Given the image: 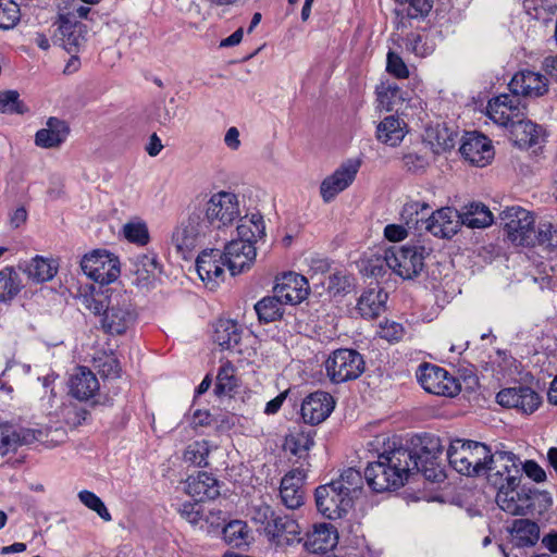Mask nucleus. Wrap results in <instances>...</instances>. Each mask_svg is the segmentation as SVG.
<instances>
[{
	"instance_id": "nucleus-13",
	"label": "nucleus",
	"mask_w": 557,
	"mask_h": 557,
	"mask_svg": "<svg viewBox=\"0 0 557 557\" xmlns=\"http://www.w3.org/2000/svg\"><path fill=\"white\" fill-rule=\"evenodd\" d=\"M81 269L88 278H119L121 261L107 249H94L82 257Z\"/></svg>"
},
{
	"instance_id": "nucleus-47",
	"label": "nucleus",
	"mask_w": 557,
	"mask_h": 557,
	"mask_svg": "<svg viewBox=\"0 0 557 557\" xmlns=\"http://www.w3.org/2000/svg\"><path fill=\"white\" fill-rule=\"evenodd\" d=\"M377 101L386 111H398L406 101V97L397 85L382 84L377 89Z\"/></svg>"
},
{
	"instance_id": "nucleus-7",
	"label": "nucleus",
	"mask_w": 557,
	"mask_h": 557,
	"mask_svg": "<svg viewBox=\"0 0 557 557\" xmlns=\"http://www.w3.org/2000/svg\"><path fill=\"white\" fill-rule=\"evenodd\" d=\"M52 40L69 53H77L86 44L87 26L74 13L59 14L51 25Z\"/></svg>"
},
{
	"instance_id": "nucleus-10",
	"label": "nucleus",
	"mask_w": 557,
	"mask_h": 557,
	"mask_svg": "<svg viewBox=\"0 0 557 557\" xmlns=\"http://www.w3.org/2000/svg\"><path fill=\"white\" fill-rule=\"evenodd\" d=\"M208 228L201 214L191 212L174 228L171 244L181 257L187 259L199 239L207 234Z\"/></svg>"
},
{
	"instance_id": "nucleus-33",
	"label": "nucleus",
	"mask_w": 557,
	"mask_h": 557,
	"mask_svg": "<svg viewBox=\"0 0 557 557\" xmlns=\"http://www.w3.org/2000/svg\"><path fill=\"white\" fill-rule=\"evenodd\" d=\"M315 432L305 426H295L285 437L284 449L299 459H306L314 445Z\"/></svg>"
},
{
	"instance_id": "nucleus-48",
	"label": "nucleus",
	"mask_w": 557,
	"mask_h": 557,
	"mask_svg": "<svg viewBox=\"0 0 557 557\" xmlns=\"http://www.w3.org/2000/svg\"><path fill=\"white\" fill-rule=\"evenodd\" d=\"M224 541L233 547H242L248 544L249 530L245 521L233 520L223 528Z\"/></svg>"
},
{
	"instance_id": "nucleus-44",
	"label": "nucleus",
	"mask_w": 557,
	"mask_h": 557,
	"mask_svg": "<svg viewBox=\"0 0 557 557\" xmlns=\"http://www.w3.org/2000/svg\"><path fill=\"white\" fill-rule=\"evenodd\" d=\"M123 237L134 245L144 247L150 242V234L147 223L140 218L128 220L121 230Z\"/></svg>"
},
{
	"instance_id": "nucleus-8",
	"label": "nucleus",
	"mask_w": 557,
	"mask_h": 557,
	"mask_svg": "<svg viewBox=\"0 0 557 557\" xmlns=\"http://www.w3.org/2000/svg\"><path fill=\"white\" fill-rule=\"evenodd\" d=\"M325 370L331 382L339 384L358 379L364 371V360L357 350L337 349L326 359Z\"/></svg>"
},
{
	"instance_id": "nucleus-34",
	"label": "nucleus",
	"mask_w": 557,
	"mask_h": 557,
	"mask_svg": "<svg viewBox=\"0 0 557 557\" xmlns=\"http://www.w3.org/2000/svg\"><path fill=\"white\" fill-rule=\"evenodd\" d=\"M60 268V259L53 256H35L20 264L23 274L29 278H54Z\"/></svg>"
},
{
	"instance_id": "nucleus-29",
	"label": "nucleus",
	"mask_w": 557,
	"mask_h": 557,
	"mask_svg": "<svg viewBox=\"0 0 557 557\" xmlns=\"http://www.w3.org/2000/svg\"><path fill=\"white\" fill-rule=\"evenodd\" d=\"M70 128L67 124L58 119L49 117L45 126L35 134V145L44 149L59 148L67 138Z\"/></svg>"
},
{
	"instance_id": "nucleus-36",
	"label": "nucleus",
	"mask_w": 557,
	"mask_h": 557,
	"mask_svg": "<svg viewBox=\"0 0 557 557\" xmlns=\"http://www.w3.org/2000/svg\"><path fill=\"white\" fill-rule=\"evenodd\" d=\"M407 133L405 121L394 115L386 116L376 126V139L389 147L398 146Z\"/></svg>"
},
{
	"instance_id": "nucleus-20",
	"label": "nucleus",
	"mask_w": 557,
	"mask_h": 557,
	"mask_svg": "<svg viewBox=\"0 0 557 557\" xmlns=\"http://www.w3.org/2000/svg\"><path fill=\"white\" fill-rule=\"evenodd\" d=\"M334 407L335 400L331 394L317 391L304 399L300 412L305 423L317 425L326 420Z\"/></svg>"
},
{
	"instance_id": "nucleus-55",
	"label": "nucleus",
	"mask_w": 557,
	"mask_h": 557,
	"mask_svg": "<svg viewBox=\"0 0 557 557\" xmlns=\"http://www.w3.org/2000/svg\"><path fill=\"white\" fill-rule=\"evenodd\" d=\"M26 443L12 426L0 424V456L14 451L20 445Z\"/></svg>"
},
{
	"instance_id": "nucleus-49",
	"label": "nucleus",
	"mask_w": 557,
	"mask_h": 557,
	"mask_svg": "<svg viewBox=\"0 0 557 557\" xmlns=\"http://www.w3.org/2000/svg\"><path fill=\"white\" fill-rule=\"evenodd\" d=\"M543 247L547 251L557 250V225L549 221H542L534 231V245Z\"/></svg>"
},
{
	"instance_id": "nucleus-30",
	"label": "nucleus",
	"mask_w": 557,
	"mask_h": 557,
	"mask_svg": "<svg viewBox=\"0 0 557 557\" xmlns=\"http://www.w3.org/2000/svg\"><path fill=\"white\" fill-rule=\"evenodd\" d=\"M228 271L227 257L218 249H205L196 259V271L199 278H214Z\"/></svg>"
},
{
	"instance_id": "nucleus-57",
	"label": "nucleus",
	"mask_w": 557,
	"mask_h": 557,
	"mask_svg": "<svg viewBox=\"0 0 557 557\" xmlns=\"http://www.w3.org/2000/svg\"><path fill=\"white\" fill-rule=\"evenodd\" d=\"M429 138L436 151H445L455 146L456 134L446 126L437 125L429 133Z\"/></svg>"
},
{
	"instance_id": "nucleus-5",
	"label": "nucleus",
	"mask_w": 557,
	"mask_h": 557,
	"mask_svg": "<svg viewBox=\"0 0 557 557\" xmlns=\"http://www.w3.org/2000/svg\"><path fill=\"white\" fill-rule=\"evenodd\" d=\"M416 450L411 451L414 463L410 466V471L421 472L424 478L431 482H440L445 474L440 466L438 459L443 453L441 438L433 434H424L418 438Z\"/></svg>"
},
{
	"instance_id": "nucleus-51",
	"label": "nucleus",
	"mask_w": 557,
	"mask_h": 557,
	"mask_svg": "<svg viewBox=\"0 0 557 557\" xmlns=\"http://www.w3.org/2000/svg\"><path fill=\"white\" fill-rule=\"evenodd\" d=\"M333 486L341 487L343 492H347L348 497H352L351 494L360 491L363 485V476L360 471L348 468L343 471L339 479L332 481Z\"/></svg>"
},
{
	"instance_id": "nucleus-61",
	"label": "nucleus",
	"mask_w": 557,
	"mask_h": 557,
	"mask_svg": "<svg viewBox=\"0 0 557 557\" xmlns=\"http://www.w3.org/2000/svg\"><path fill=\"white\" fill-rule=\"evenodd\" d=\"M386 70L389 74L399 79H404L409 76V70L403 58L393 51L387 53Z\"/></svg>"
},
{
	"instance_id": "nucleus-17",
	"label": "nucleus",
	"mask_w": 557,
	"mask_h": 557,
	"mask_svg": "<svg viewBox=\"0 0 557 557\" xmlns=\"http://www.w3.org/2000/svg\"><path fill=\"white\" fill-rule=\"evenodd\" d=\"M424 248L403 247L397 252L389 253L392 272L400 278H413L421 274L424 263Z\"/></svg>"
},
{
	"instance_id": "nucleus-40",
	"label": "nucleus",
	"mask_w": 557,
	"mask_h": 557,
	"mask_svg": "<svg viewBox=\"0 0 557 557\" xmlns=\"http://www.w3.org/2000/svg\"><path fill=\"white\" fill-rule=\"evenodd\" d=\"M461 214L462 225L471 228H484L490 226L494 216L491 210L483 203H471L465 208Z\"/></svg>"
},
{
	"instance_id": "nucleus-9",
	"label": "nucleus",
	"mask_w": 557,
	"mask_h": 557,
	"mask_svg": "<svg viewBox=\"0 0 557 557\" xmlns=\"http://www.w3.org/2000/svg\"><path fill=\"white\" fill-rule=\"evenodd\" d=\"M507 238L517 246L534 245V218L521 207H510L500 213Z\"/></svg>"
},
{
	"instance_id": "nucleus-58",
	"label": "nucleus",
	"mask_w": 557,
	"mask_h": 557,
	"mask_svg": "<svg viewBox=\"0 0 557 557\" xmlns=\"http://www.w3.org/2000/svg\"><path fill=\"white\" fill-rule=\"evenodd\" d=\"M87 410L74 403L63 404L60 408V416L70 428H76L86 420Z\"/></svg>"
},
{
	"instance_id": "nucleus-1",
	"label": "nucleus",
	"mask_w": 557,
	"mask_h": 557,
	"mask_svg": "<svg viewBox=\"0 0 557 557\" xmlns=\"http://www.w3.org/2000/svg\"><path fill=\"white\" fill-rule=\"evenodd\" d=\"M238 219L237 237L225 246L232 276L240 275L251 267L257 256L256 244L265 235V223L259 212L240 215Z\"/></svg>"
},
{
	"instance_id": "nucleus-15",
	"label": "nucleus",
	"mask_w": 557,
	"mask_h": 557,
	"mask_svg": "<svg viewBox=\"0 0 557 557\" xmlns=\"http://www.w3.org/2000/svg\"><path fill=\"white\" fill-rule=\"evenodd\" d=\"M102 311V327L111 334L124 333L136 319L134 307L125 295L114 297Z\"/></svg>"
},
{
	"instance_id": "nucleus-23",
	"label": "nucleus",
	"mask_w": 557,
	"mask_h": 557,
	"mask_svg": "<svg viewBox=\"0 0 557 557\" xmlns=\"http://www.w3.org/2000/svg\"><path fill=\"white\" fill-rule=\"evenodd\" d=\"M305 478V471L299 468L290 470L282 478L280 486V496L282 503L286 508L294 510L304 505Z\"/></svg>"
},
{
	"instance_id": "nucleus-26",
	"label": "nucleus",
	"mask_w": 557,
	"mask_h": 557,
	"mask_svg": "<svg viewBox=\"0 0 557 557\" xmlns=\"http://www.w3.org/2000/svg\"><path fill=\"white\" fill-rule=\"evenodd\" d=\"M518 486L496 487V503L498 507L511 516H524L532 506L531 497L524 490H518Z\"/></svg>"
},
{
	"instance_id": "nucleus-63",
	"label": "nucleus",
	"mask_w": 557,
	"mask_h": 557,
	"mask_svg": "<svg viewBox=\"0 0 557 557\" xmlns=\"http://www.w3.org/2000/svg\"><path fill=\"white\" fill-rule=\"evenodd\" d=\"M532 278H552L556 275V270L548 261H539L533 264V269L529 271Z\"/></svg>"
},
{
	"instance_id": "nucleus-54",
	"label": "nucleus",
	"mask_w": 557,
	"mask_h": 557,
	"mask_svg": "<svg viewBox=\"0 0 557 557\" xmlns=\"http://www.w3.org/2000/svg\"><path fill=\"white\" fill-rule=\"evenodd\" d=\"M389 263V253L385 257L370 258L364 262L362 273L364 276L372 278L391 275L393 272Z\"/></svg>"
},
{
	"instance_id": "nucleus-41",
	"label": "nucleus",
	"mask_w": 557,
	"mask_h": 557,
	"mask_svg": "<svg viewBox=\"0 0 557 557\" xmlns=\"http://www.w3.org/2000/svg\"><path fill=\"white\" fill-rule=\"evenodd\" d=\"M132 273L138 278H156L163 274V267L156 253H143L134 259Z\"/></svg>"
},
{
	"instance_id": "nucleus-32",
	"label": "nucleus",
	"mask_w": 557,
	"mask_h": 557,
	"mask_svg": "<svg viewBox=\"0 0 557 557\" xmlns=\"http://www.w3.org/2000/svg\"><path fill=\"white\" fill-rule=\"evenodd\" d=\"M186 492L197 503L214 499L220 495V485L215 478L207 472H199L186 481Z\"/></svg>"
},
{
	"instance_id": "nucleus-60",
	"label": "nucleus",
	"mask_w": 557,
	"mask_h": 557,
	"mask_svg": "<svg viewBox=\"0 0 557 557\" xmlns=\"http://www.w3.org/2000/svg\"><path fill=\"white\" fill-rule=\"evenodd\" d=\"M251 520L260 524L263 528V532L265 533V527L272 524V521L276 518L273 509L265 503H261L252 506L251 511Z\"/></svg>"
},
{
	"instance_id": "nucleus-64",
	"label": "nucleus",
	"mask_w": 557,
	"mask_h": 557,
	"mask_svg": "<svg viewBox=\"0 0 557 557\" xmlns=\"http://www.w3.org/2000/svg\"><path fill=\"white\" fill-rule=\"evenodd\" d=\"M181 516L191 524H198L202 519V510L199 503L184 504L180 509Z\"/></svg>"
},
{
	"instance_id": "nucleus-25",
	"label": "nucleus",
	"mask_w": 557,
	"mask_h": 557,
	"mask_svg": "<svg viewBox=\"0 0 557 557\" xmlns=\"http://www.w3.org/2000/svg\"><path fill=\"white\" fill-rule=\"evenodd\" d=\"M388 294L380 281H371L358 299L357 309L368 319L379 317L386 309Z\"/></svg>"
},
{
	"instance_id": "nucleus-24",
	"label": "nucleus",
	"mask_w": 557,
	"mask_h": 557,
	"mask_svg": "<svg viewBox=\"0 0 557 557\" xmlns=\"http://www.w3.org/2000/svg\"><path fill=\"white\" fill-rule=\"evenodd\" d=\"M487 115L498 125L510 126L525 113L524 109L519 107L518 99L500 95L488 101Z\"/></svg>"
},
{
	"instance_id": "nucleus-14",
	"label": "nucleus",
	"mask_w": 557,
	"mask_h": 557,
	"mask_svg": "<svg viewBox=\"0 0 557 557\" xmlns=\"http://www.w3.org/2000/svg\"><path fill=\"white\" fill-rule=\"evenodd\" d=\"M361 161L349 159L342 163L334 172L325 176L320 184V196L325 203L332 202L341 193L345 191L355 182Z\"/></svg>"
},
{
	"instance_id": "nucleus-38",
	"label": "nucleus",
	"mask_w": 557,
	"mask_h": 557,
	"mask_svg": "<svg viewBox=\"0 0 557 557\" xmlns=\"http://www.w3.org/2000/svg\"><path fill=\"white\" fill-rule=\"evenodd\" d=\"M309 290V281H286L273 287V293L286 305L300 304L307 299Z\"/></svg>"
},
{
	"instance_id": "nucleus-3",
	"label": "nucleus",
	"mask_w": 557,
	"mask_h": 557,
	"mask_svg": "<svg viewBox=\"0 0 557 557\" xmlns=\"http://www.w3.org/2000/svg\"><path fill=\"white\" fill-rule=\"evenodd\" d=\"M490 448L480 442L454 440L447 449L450 466L461 474L480 475L486 468Z\"/></svg>"
},
{
	"instance_id": "nucleus-62",
	"label": "nucleus",
	"mask_w": 557,
	"mask_h": 557,
	"mask_svg": "<svg viewBox=\"0 0 557 557\" xmlns=\"http://www.w3.org/2000/svg\"><path fill=\"white\" fill-rule=\"evenodd\" d=\"M404 334L405 329L400 323L394 321H385L380 324V337L386 339L389 343L400 341Z\"/></svg>"
},
{
	"instance_id": "nucleus-12",
	"label": "nucleus",
	"mask_w": 557,
	"mask_h": 557,
	"mask_svg": "<svg viewBox=\"0 0 557 557\" xmlns=\"http://www.w3.org/2000/svg\"><path fill=\"white\" fill-rule=\"evenodd\" d=\"M70 293L78 298L86 309L100 313L112 301L109 283L112 281H71Z\"/></svg>"
},
{
	"instance_id": "nucleus-50",
	"label": "nucleus",
	"mask_w": 557,
	"mask_h": 557,
	"mask_svg": "<svg viewBox=\"0 0 557 557\" xmlns=\"http://www.w3.org/2000/svg\"><path fill=\"white\" fill-rule=\"evenodd\" d=\"M28 110L16 90L0 91V113L22 115L27 113Z\"/></svg>"
},
{
	"instance_id": "nucleus-43",
	"label": "nucleus",
	"mask_w": 557,
	"mask_h": 557,
	"mask_svg": "<svg viewBox=\"0 0 557 557\" xmlns=\"http://www.w3.org/2000/svg\"><path fill=\"white\" fill-rule=\"evenodd\" d=\"M517 546L534 545L540 537L539 525L528 519H518L513 522L511 530Z\"/></svg>"
},
{
	"instance_id": "nucleus-31",
	"label": "nucleus",
	"mask_w": 557,
	"mask_h": 557,
	"mask_svg": "<svg viewBox=\"0 0 557 557\" xmlns=\"http://www.w3.org/2000/svg\"><path fill=\"white\" fill-rule=\"evenodd\" d=\"M296 270L283 272L282 278H307L330 274L331 263L318 253L305 256L296 264Z\"/></svg>"
},
{
	"instance_id": "nucleus-52",
	"label": "nucleus",
	"mask_w": 557,
	"mask_h": 557,
	"mask_svg": "<svg viewBox=\"0 0 557 557\" xmlns=\"http://www.w3.org/2000/svg\"><path fill=\"white\" fill-rule=\"evenodd\" d=\"M406 40V49L417 57L425 58L435 50V42L429 36L410 34Z\"/></svg>"
},
{
	"instance_id": "nucleus-11",
	"label": "nucleus",
	"mask_w": 557,
	"mask_h": 557,
	"mask_svg": "<svg viewBox=\"0 0 557 557\" xmlns=\"http://www.w3.org/2000/svg\"><path fill=\"white\" fill-rule=\"evenodd\" d=\"M416 376L423 389L430 394L454 397L460 391L458 381L444 368L435 364H420Z\"/></svg>"
},
{
	"instance_id": "nucleus-21",
	"label": "nucleus",
	"mask_w": 557,
	"mask_h": 557,
	"mask_svg": "<svg viewBox=\"0 0 557 557\" xmlns=\"http://www.w3.org/2000/svg\"><path fill=\"white\" fill-rule=\"evenodd\" d=\"M264 534L277 546H292L304 540L299 524L288 516H276L272 524L265 527Z\"/></svg>"
},
{
	"instance_id": "nucleus-19",
	"label": "nucleus",
	"mask_w": 557,
	"mask_h": 557,
	"mask_svg": "<svg viewBox=\"0 0 557 557\" xmlns=\"http://www.w3.org/2000/svg\"><path fill=\"white\" fill-rule=\"evenodd\" d=\"M459 150L469 163L476 166H485L494 158V149L491 140L475 132L467 133L463 136Z\"/></svg>"
},
{
	"instance_id": "nucleus-35",
	"label": "nucleus",
	"mask_w": 557,
	"mask_h": 557,
	"mask_svg": "<svg viewBox=\"0 0 557 557\" xmlns=\"http://www.w3.org/2000/svg\"><path fill=\"white\" fill-rule=\"evenodd\" d=\"M511 139L521 148H530L537 145L544 136L543 129L533 122L519 117L510 125Z\"/></svg>"
},
{
	"instance_id": "nucleus-6",
	"label": "nucleus",
	"mask_w": 557,
	"mask_h": 557,
	"mask_svg": "<svg viewBox=\"0 0 557 557\" xmlns=\"http://www.w3.org/2000/svg\"><path fill=\"white\" fill-rule=\"evenodd\" d=\"M483 473H486L488 482L495 487L507 484L518 486L521 480V461L510 451H490Z\"/></svg>"
},
{
	"instance_id": "nucleus-2",
	"label": "nucleus",
	"mask_w": 557,
	"mask_h": 557,
	"mask_svg": "<svg viewBox=\"0 0 557 557\" xmlns=\"http://www.w3.org/2000/svg\"><path fill=\"white\" fill-rule=\"evenodd\" d=\"M412 463V456L407 448L384 451L377 456L376 461L368 463L364 480L377 493L399 488L411 474Z\"/></svg>"
},
{
	"instance_id": "nucleus-53",
	"label": "nucleus",
	"mask_w": 557,
	"mask_h": 557,
	"mask_svg": "<svg viewBox=\"0 0 557 557\" xmlns=\"http://www.w3.org/2000/svg\"><path fill=\"white\" fill-rule=\"evenodd\" d=\"M210 445L207 441L194 442L187 446L184 453V460L198 467L208 466Z\"/></svg>"
},
{
	"instance_id": "nucleus-46",
	"label": "nucleus",
	"mask_w": 557,
	"mask_h": 557,
	"mask_svg": "<svg viewBox=\"0 0 557 557\" xmlns=\"http://www.w3.org/2000/svg\"><path fill=\"white\" fill-rule=\"evenodd\" d=\"M430 207L426 202L409 201L403 207L400 216L405 226L411 232L418 228L420 222L425 223Z\"/></svg>"
},
{
	"instance_id": "nucleus-16",
	"label": "nucleus",
	"mask_w": 557,
	"mask_h": 557,
	"mask_svg": "<svg viewBox=\"0 0 557 557\" xmlns=\"http://www.w3.org/2000/svg\"><path fill=\"white\" fill-rule=\"evenodd\" d=\"M315 504L319 512L326 518L339 519L351 508L352 497L331 482L315 490Z\"/></svg>"
},
{
	"instance_id": "nucleus-28",
	"label": "nucleus",
	"mask_w": 557,
	"mask_h": 557,
	"mask_svg": "<svg viewBox=\"0 0 557 557\" xmlns=\"http://www.w3.org/2000/svg\"><path fill=\"white\" fill-rule=\"evenodd\" d=\"M304 547L313 554L326 553L337 545L338 534L331 523H318L304 537Z\"/></svg>"
},
{
	"instance_id": "nucleus-37",
	"label": "nucleus",
	"mask_w": 557,
	"mask_h": 557,
	"mask_svg": "<svg viewBox=\"0 0 557 557\" xmlns=\"http://www.w3.org/2000/svg\"><path fill=\"white\" fill-rule=\"evenodd\" d=\"M70 393L79 400L91 398L99 389L96 375L87 368H77L70 379Z\"/></svg>"
},
{
	"instance_id": "nucleus-45",
	"label": "nucleus",
	"mask_w": 557,
	"mask_h": 557,
	"mask_svg": "<svg viewBox=\"0 0 557 557\" xmlns=\"http://www.w3.org/2000/svg\"><path fill=\"white\" fill-rule=\"evenodd\" d=\"M283 304L284 302L274 294L273 296H268L259 300L255 305V310L261 322L270 323L280 320L283 317Z\"/></svg>"
},
{
	"instance_id": "nucleus-22",
	"label": "nucleus",
	"mask_w": 557,
	"mask_h": 557,
	"mask_svg": "<svg viewBox=\"0 0 557 557\" xmlns=\"http://www.w3.org/2000/svg\"><path fill=\"white\" fill-rule=\"evenodd\" d=\"M462 225L461 214L453 208L445 207L436 210L425 220V228L434 236L450 238Z\"/></svg>"
},
{
	"instance_id": "nucleus-42",
	"label": "nucleus",
	"mask_w": 557,
	"mask_h": 557,
	"mask_svg": "<svg viewBox=\"0 0 557 557\" xmlns=\"http://www.w3.org/2000/svg\"><path fill=\"white\" fill-rule=\"evenodd\" d=\"M239 385V379L236 375L235 367L225 361L221 364L218 374L214 392L218 396H230Z\"/></svg>"
},
{
	"instance_id": "nucleus-18",
	"label": "nucleus",
	"mask_w": 557,
	"mask_h": 557,
	"mask_svg": "<svg viewBox=\"0 0 557 557\" xmlns=\"http://www.w3.org/2000/svg\"><path fill=\"white\" fill-rule=\"evenodd\" d=\"M497 403L507 408H516L524 413L534 412L540 404V395L528 386L504 388L496 395Z\"/></svg>"
},
{
	"instance_id": "nucleus-56",
	"label": "nucleus",
	"mask_w": 557,
	"mask_h": 557,
	"mask_svg": "<svg viewBox=\"0 0 557 557\" xmlns=\"http://www.w3.org/2000/svg\"><path fill=\"white\" fill-rule=\"evenodd\" d=\"M20 7L13 0H0V29H11L20 22Z\"/></svg>"
},
{
	"instance_id": "nucleus-39",
	"label": "nucleus",
	"mask_w": 557,
	"mask_h": 557,
	"mask_svg": "<svg viewBox=\"0 0 557 557\" xmlns=\"http://www.w3.org/2000/svg\"><path fill=\"white\" fill-rule=\"evenodd\" d=\"M242 338V331L232 320L220 319L214 326L213 339L223 349H232Z\"/></svg>"
},
{
	"instance_id": "nucleus-27",
	"label": "nucleus",
	"mask_w": 557,
	"mask_h": 557,
	"mask_svg": "<svg viewBox=\"0 0 557 557\" xmlns=\"http://www.w3.org/2000/svg\"><path fill=\"white\" fill-rule=\"evenodd\" d=\"M509 87L515 95L541 97L548 90V81L540 73L521 71L513 75Z\"/></svg>"
},
{
	"instance_id": "nucleus-4",
	"label": "nucleus",
	"mask_w": 557,
	"mask_h": 557,
	"mask_svg": "<svg viewBox=\"0 0 557 557\" xmlns=\"http://www.w3.org/2000/svg\"><path fill=\"white\" fill-rule=\"evenodd\" d=\"M242 215L239 196L230 190H219L209 195L202 219L208 227L228 228Z\"/></svg>"
},
{
	"instance_id": "nucleus-59",
	"label": "nucleus",
	"mask_w": 557,
	"mask_h": 557,
	"mask_svg": "<svg viewBox=\"0 0 557 557\" xmlns=\"http://www.w3.org/2000/svg\"><path fill=\"white\" fill-rule=\"evenodd\" d=\"M78 498L88 509L95 511L102 520L111 521L112 517L109 510L95 493L84 490L78 493Z\"/></svg>"
}]
</instances>
